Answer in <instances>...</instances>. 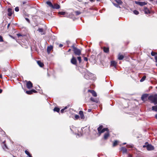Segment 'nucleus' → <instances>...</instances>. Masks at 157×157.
<instances>
[{"label": "nucleus", "instance_id": "44", "mask_svg": "<svg viewBox=\"0 0 157 157\" xmlns=\"http://www.w3.org/2000/svg\"><path fill=\"white\" fill-rule=\"evenodd\" d=\"M155 60L156 62H157V56H155Z\"/></svg>", "mask_w": 157, "mask_h": 157}, {"label": "nucleus", "instance_id": "38", "mask_svg": "<svg viewBox=\"0 0 157 157\" xmlns=\"http://www.w3.org/2000/svg\"><path fill=\"white\" fill-rule=\"evenodd\" d=\"M3 40L2 39V36L0 35V42H3Z\"/></svg>", "mask_w": 157, "mask_h": 157}, {"label": "nucleus", "instance_id": "55", "mask_svg": "<svg viewBox=\"0 0 157 157\" xmlns=\"http://www.w3.org/2000/svg\"><path fill=\"white\" fill-rule=\"evenodd\" d=\"M155 117L156 119H157V113L155 115Z\"/></svg>", "mask_w": 157, "mask_h": 157}, {"label": "nucleus", "instance_id": "37", "mask_svg": "<svg viewBox=\"0 0 157 157\" xmlns=\"http://www.w3.org/2000/svg\"><path fill=\"white\" fill-rule=\"evenodd\" d=\"M15 10L16 12H18L19 10V8L18 7H16L15 8Z\"/></svg>", "mask_w": 157, "mask_h": 157}, {"label": "nucleus", "instance_id": "27", "mask_svg": "<svg viewBox=\"0 0 157 157\" xmlns=\"http://www.w3.org/2000/svg\"><path fill=\"white\" fill-rule=\"evenodd\" d=\"M65 13H66V12H63V11H61V12H59V13H58V14L59 15H64L65 14Z\"/></svg>", "mask_w": 157, "mask_h": 157}, {"label": "nucleus", "instance_id": "14", "mask_svg": "<svg viewBox=\"0 0 157 157\" xmlns=\"http://www.w3.org/2000/svg\"><path fill=\"white\" fill-rule=\"evenodd\" d=\"M38 31L42 35L44 34H45V31L42 28H39L38 29Z\"/></svg>", "mask_w": 157, "mask_h": 157}, {"label": "nucleus", "instance_id": "8", "mask_svg": "<svg viewBox=\"0 0 157 157\" xmlns=\"http://www.w3.org/2000/svg\"><path fill=\"white\" fill-rule=\"evenodd\" d=\"M71 63L73 64L76 65L77 64V60L76 58L73 56L72 59L71 60Z\"/></svg>", "mask_w": 157, "mask_h": 157}, {"label": "nucleus", "instance_id": "12", "mask_svg": "<svg viewBox=\"0 0 157 157\" xmlns=\"http://www.w3.org/2000/svg\"><path fill=\"white\" fill-rule=\"evenodd\" d=\"M88 92L91 93L92 95L94 97H96L97 96V94L96 92L94 91V90H88Z\"/></svg>", "mask_w": 157, "mask_h": 157}, {"label": "nucleus", "instance_id": "46", "mask_svg": "<svg viewBox=\"0 0 157 157\" xmlns=\"http://www.w3.org/2000/svg\"><path fill=\"white\" fill-rule=\"evenodd\" d=\"M127 157H132V156L131 154H128Z\"/></svg>", "mask_w": 157, "mask_h": 157}, {"label": "nucleus", "instance_id": "22", "mask_svg": "<svg viewBox=\"0 0 157 157\" xmlns=\"http://www.w3.org/2000/svg\"><path fill=\"white\" fill-rule=\"evenodd\" d=\"M152 110L157 111V105L155 106H153L152 107Z\"/></svg>", "mask_w": 157, "mask_h": 157}, {"label": "nucleus", "instance_id": "35", "mask_svg": "<svg viewBox=\"0 0 157 157\" xmlns=\"http://www.w3.org/2000/svg\"><path fill=\"white\" fill-rule=\"evenodd\" d=\"M79 117V116L78 115H75V120H77L78 119Z\"/></svg>", "mask_w": 157, "mask_h": 157}, {"label": "nucleus", "instance_id": "20", "mask_svg": "<svg viewBox=\"0 0 157 157\" xmlns=\"http://www.w3.org/2000/svg\"><path fill=\"white\" fill-rule=\"evenodd\" d=\"M37 63L41 67H42L44 65L43 63L40 61H38Z\"/></svg>", "mask_w": 157, "mask_h": 157}, {"label": "nucleus", "instance_id": "30", "mask_svg": "<svg viewBox=\"0 0 157 157\" xmlns=\"http://www.w3.org/2000/svg\"><path fill=\"white\" fill-rule=\"evenodd\" d=\"M26 93L28 94H33L31 90L30 91H26Z\"/></svg>", "mask_w": 157, "mask_h": 157}, {"label": "nucleus", "instance_id": "56", "mask_svg": "<svg viewBox=\"0 0 157 157\" xmlns=\"http://www.w3.org/2000/svg\"><path fill=\"white\" fill-rule=\"evenodd\" d=\"M71 51V49H69L68 51V52H70V51Z\"/></svg>", "mask_w": 157, "mask_h": 157}, {"label": "nucleus", "instance_id": "50", "mask_svg": "<svg viewBox=\"0 0 157 157\" xmlns=\"http://www.w3.org/2000/svg\"><path fill=\"white\" fill-rule=\"evenodd\" d=\"M91 111V109H88V112H90Z\"/></svg>", "mask_w": 157, "mask_h": 157}, {"label": "nucleus", "instance_id": "19", "mask_svg": "<svg viewBox=\"0 0 157 157\" xmlns=\"http://www.w3.org/2000/svg\"><path fill=\"white\" fill-rule=\"evenodd\" d=\"M90 100L91 101L94 102H95L96 103H98V100L97 98H90Z\"/></svg>", "mask_w": 157, "mask_h": 157}, {"label": "nucleus", "instance_id": "24", "mask_svg": "<svg viewBox=\"0 0 157 157\" xmlns=\"http://www.w3.org/2000/svg\"><path fill=\"white\" fill-rule=\"evenodd\" d=\"M117 64V63L115 61H112L111 62V65L115 67Z\"/></svg>", "mask_w": 157, "mask_h": 157}, {"label": "nucleus", "instance_id": "40", "mask_svg": "<svg viewBox=\"0 0 157 157\" xmlns=\"http://www.w3.org/2000/svg\"><path fill=\"white\" fill-rule=\"evenodd\" d=\"M84 61H87L88 60V59L86 57H84Z\"/></svg>", "mask_w": 157, "mask_h": 157}, {"label": "nucleus", "instance_id": "53", "mask_svg": "<svg viewBox=\"0 0 157 157\" xmlns=\"http://www.w3.org/2000/svg\"><path fill=\"white\" fill-rule=\"evenodd\" d=\"M17 36H21V35L20 34H17Z\"/></svg>", "mask_w": 157, "mask_h": 157}, {"label": "nucleus", "instance_id": "11", "mask_svg": "<svg viewBox=\"0 0 157 157\" xmlns=\"http://www.w3.org/2000/svg\"><path fill=\"white\" fill-rule=\"evenodd\" d=\"M79 114L80 115V117L81 119L82 120L84 119L85 117L84 116V115L83 114V111H80L79 112Z\"/></svg>", "mask_w": 157, "mask_h": 157}, {"label": "nucleus", "instance_id": "21", "mask_svg": "<svg viewBox=\"0 0 157 157\" xmlns=\"http://www.w3.org/2000/svg\"><path fill=\"white\" fill-rule=\"evenodd\" d=\"M124 56L123 55H121L120 54H119L118 55V59L120 60H121L123 59L124 58Z\"/></svg>", "mask_w": 157, "mask_h": 157}, {"label": "nucleus", "instance_id": "57", "mask_svg": "<svg viewBox=\"0 0 157 157\" xmlns=\"http://www.w3.org/2000/svg\"><path fill=\"white\" fill-rule=\"evenodd\" d=\"M2 75H0V78H2Z\"/></svg>", "mask_w": 157, "mask_h": 157}, {"label": "nucleus", "instance_id": "26", "mask_svg": "<svg viewBox=\"0 0 157 157\" xmlns=\"http://www.w3.org/2000/svg\"><path fill=\"white\" fill-rule=\"evenodd\" d=\"M53 110L54 111L57 112L58 113L60 109L59 108L56 107Z\"/></svg>", "mask_w": 157, "mask_h": 157}, {"label": "nucleus", "instance_id": "3", "mask_svg": "<svg viewBox=\"0 0 157 157\" xmlns=\"http://www.w3.org/2000/svg\"><path fill=\"white\" fill-rule=\"evenodd\" d=\"M72 48H73V51L75 55L79 56L81 54V51L80 50L77 48L75 47L74 45L72 46Z\"/></svg>", "mask_w": 157, "mask_h": 157}, {"label": "nucleus", "instance_id": "32", "mask_svg": "<svg viewBox=\"0 0 157 157\" xmlns=\"http://www.w3.org/2000/svg\"><path fill=\"white\" fill-rule=\"evenodd\" d=\"M117 141H115L114 142V143H113V147H114V146H116L117 145Z\"/></svg>", "mask_w": 157, "mask_h": 157}, {"label": "nucleus", "instance_id": "54", "mask_svg": "<svg viewBox=\"0 0 157 157\" xmlns=\"http://www.w3.org/2000/svg\"><path fill=\"white\" fill-rule=\"evenodd\" d=\"M67 106H66V107H65L63 109H64V110H65V109H67Z\"/></svg>", "mask_w": 157, "mask_h": 157}, {"label": "nucleus", "instance_id": "62", "mask_svg": "<svg viewBox=\"0 0 157 157\" xmlns=\"http://www.w3.org/2000/svg\"><path fill=\"white\" fill-rule=\"evenodd\" d=\"M13 157H15V156H13Z\"/></svg>", "mask_w": 157, "mask_h": 157}, {"label": "nucleus", "instance_id": "4", "mask_svg": "<svg viewBox=\"0 0 157 157\" xmlns=\"http://www.w3.org/2000/svg\"><path fill=\"white\" fill-rule=\"evenodd\" d=\"M102 126L100 125L98 128V133L100 134L104 132L105 131H108V129L107 128H105L102 129Z\"/></svg>", "mask_w": 157, "mask_h": 157}, {"label": "nucleus", "instance_id": "29", "mask_svg": "<svg viewBox=\"0 0 157 157\" xmlns=\"http://www.w3.org/2000/svg\"><path fill=\"white\" fill-rule=\"evenodd\" d=\"M146 78V77L145 76H143L140 80V82H142L144 81L145 79Z\"/></svg>", "mask_w": 157, "mask_h": 157}, {"label": "nucleus", "instance_id": "45", "mask_svg": "<svg viewBox=\"0 0 157 157\" xmlns=\"http://www.w3.org/2000/svg\"><path fill=\"white\" fill-rule=\"evenodd\" d=\"M25 16H27L28 17L29 15V14H28V13H25Z\"/></svg>", "mask_w": 157, "mask_h": 157}, {"label": "nucleus", "instance_id": "33", "mask_svg": "<svg viewBox=\"0 0 157 157\" xmlns=\"http://www.w3.org/2000/svg\"><path fill=\"white\" fill-rule=\"evenodd\" d=\"M151 54L152 56H154L155 55H157V53H155V52H152L151 53Z\"/></svg>", "mask_w": 157, "mask_h": 157}, {"label": "nucleus", "instance_id": "51", "mask_svg": "<svg viewBox=\"0 0 157 157\" xmlns=\"http://www.w3.org/2000/svg\"><path fill=\"white\" fill-rule=\"evenodd\" d=\"M26 3V2H23V4H25Z\"/></svg>", "mask_w": 157, "mask_h": 157}, {"label": "nucleus", "instance_id": "34", "mask_svg": "<svg viewBox=\"0 0 157 157\" xmlns=\"http://www.w3.org/2000/svg\"><path fill=\"white\" fill-rule=\"evenodd\" d=\"M75 13L77 15H79L81 13V12L78 11H75Z\"/></svg>", "mask_w": 157, "mask_h": 157}, {"label": "nucleus", "instance_id": "25", "mask_svg": "<svg viewBox=\"0 0 157 157\" xmlns=\"http://www.w3.org/2000/svg\"><path fill=\"white\" fill-rule=\"evenodd\" d=\"M25 153L27 155L29 156V157H32V156L30 154V153L28 151L25 150Z\"/></svg>", "mask_w": 157, "mask_h": 157}, {"label": "nucleus", "instance_id": "42", "mask_svg": "<svg viewBox=\"0 0 157 157\" xmlns=\"http://www.w3.org/2000/svg\"><path fill=\"white\" fill-rule=\"evenodd\" d=\"M64 109H62L61 110L60 112H61V113H63L64 112Z\"/></svg>", "mask_w": 157, "mask_h": 157}, {"label": "nucleus", "instance_id": "47", "mask_svg": "<svg viewBox=\"0 0 157 157\" xmlns=\"http://www.w3.org/2000/svg\"><path fill=\"white\" fill-rule=\"evenodd\" d=\"M63 45L62 44H60L59 45V47H63Z\"/></svg>", "mask_w": 157, "mask_h": 157}, {"label": "nucleus", "instance_id": "1", "mask_svg": "<svg viewBox=\"0 0 157 157\" xmlns=\"http://www.w3.org/2000/svg\"><path fill=\"white\" fill-rule=\"evenodd\" d=\"M148 99L151 101V102L154 103L155 105L157 104V94L151 95L149 96Z\"/></svg>", "mask_w": 157, "mask_h": 157}, {"label": "nucleus", "instance_id": "31", "mask_svg": "<svg viewBox=\"0 0 157 157\" xmlns=\"http://www.w3.org/2000/svg\"><path fill=\"white\" fill-rule=\"evenodd\" d=\"M133 13L136 15H137L139 14V12L136 10H134L133 11Z\"/></svg>", "mask_w": 157, "mask_h": 157}, {"label": "nucleus", "instance_id": "17", "mask_svg": "<svg viewBox=\"0 0 157 157\" xmlns=\"http://www.w3.org/2000/svg\"><path fill=\"white\" fill-rule=\"evenodd\" d=\"M109 136V132H107L104 134V138L105 140H107Z\"/></svg>", "mask_w": 157, "mask_h": 157}, {"label": "nucleus", "instance_id": "39", "mask_svg": "<svg viewBox=\"0 0 157 157\" xmlns=\"http://www.w3.org/2000/svg\"><path fill=\"white\" fill-rule=\"evenodd\" d=\"M113 5L116 7L118 8V7H119L120 8V7L119 6V5H118V4H115V3H113Z\"/></svg>", "mask_w": 157, "mask_h": 157}, {"label": "nucleus", "instance_id": "48", "mask_svg": "<svg viewBox=\"0 0 157 157\" xmlns=\"http://www.w3.org/2000/svg\"><path fill=\"white\" fill-rule=\"evenodd\" d=\"M10 23H9L8 24V25H7V28L8 29L9 28V27H10Z\"/></svg>", "mask_w": 157, "mask_h": 157}, {"label": "nucleus", "instance_id": "28", "mask_svg": "<svg viewBox=\"0 0 157 157\" xmlns=\"http://www.w3.org/2000/svg\"><path fill=\"white\" fill-rule=\"evenodd\" d=\"M116 1L118 4H121L122 3V1L120 0H116Z\"/></svg>", "mask_w": 157, "mask_h": 157}, {"label": "nucleus", "instance_id": "23", "mask_svg": "<svg viewBox=\"0 0 157 157\" xmlns=\"http://www.w3.org/2000/svg\"><path fill=\"white\" fill-rule=\"evenodd\" d=\"M103 50L105 52L108 53L109 52V48L105 47L104 48Z\"/></svg>", "mask_w": 157, "mask_h": 157}, {"label": "nucleus", "instance_id": "18", "mask_svg": "<svg viewBox=\"0 0 157 157\" xmlns=\"http://www.w3.org/2000/svg\"><path fill=\"white\" fill-rule=\"evenodd\" d=\"M53 47L52 46L48 47L47 48V52L48 54L50 53Z\"/></svg>", "mask_w": 157, "mask_h": 157}, {"label": "nucleus", "instance_id": "52", "mask_svg": "<svg viewBox=\"0 0 157 157\" xmlns=\"http://www.w3.org/2000/svg\"><path fill=\"white\" fill-rule=\"evenodd\" d=\"M2 92V90L1 89H0V94Z\"/></svg>", "mask_w": 157, "mask_h": 157}, {"label": "nucleus", "instance_id": "59", "mask_svg": "<svg viewBox=\"0 0 157 157\" xmlns=\"http://www.w3.org/2000/svg\"><path fill=\"white\" fill-rule=\"evenodd\" d=\"M123 145H125V144H126V143H123Z\"/></svg>", "mask_w": 157, "mask_h": 157}, {"label": "nucleus", "instance_id": "13", "mask_svg": "<svg viewBox=\"0 0 157 157\" xmlns=\"http://www.w3.org/2000/svg\"><path fill=\"white\" fill-rule=\"evenodd\" d=\"M148 94H143L141 97V99L143 101H145L147 97Z\"/></svg>", "mask_w": 157, "mask_h": 157}, {"label": "nucleus", "instance_id": "5", "mask_svg": "<svg viewBox=\"0 0 157 157\" xmlns=\"http://www.w3.org/2000/svg\"><path fill=\"white\" fill-rule=\"evenodd\" d=\"M93 75L92 74L90 73H88L85 75L84 77L86 79H91L92 78V76Z\"/></svg>", "mask_w": 157, "mask_h": 157}, {"label": "nucleus", "instance_id": "63", "mask_svg": "<svg viewBox=\"0 0 157 157\" xmlns=\"http://www.w3.org/2000/svg\"><path fill=\"white\" fill-rule=\"evenodd\" d=\"M156 66H157V64H156Z\"/></svg>", "mask_w": 157, "mask_h": 157}, {"label": "nucleus", "instance_id": "58", "mask_svg": "<svg viewBox=\"0 0 157 157\" xmlns=\"http://www.w3.org/2000/svg\"><path fill=\"white\" fill-rule=\"evenodd\" d=\"M143 147H146V145H144L143 146Z\"/></svg>", "mask_w": 157, "mask_h": 157}, {"label": "nucleus", "instance_id": "43", "mask_svg": "<svg viewBox=\"0 0 157 157\" xmlns=\"http://www.w3.org/2000/svg\"><path fill=\"white\" fill-rule=\"evenodd\" d=\"M25 19L29 23H30V21L29 19L25 18Z\"/></svg>", "mask_w": 157, "mask_h": 157}, {"label": "nucleus", "instance_id": "7", "mask_svg": "<svg viewBox=\"0 0 157 157\" xmlns=\"http://www.w3.org/2000/svg\"><path fill=\"white\" fill-rule=\"evenodd\" d=\"M135 3L136 4L139 5L141 6H144L147 4V3L145 2L140 1H135Z\"/></svg>", "mask_w": 157, "mask_h": 157}, {"label": "nucleus", "instance_id": "15", "mask_svg": "<svg viewBox=\"0 0 157 157\" xmlns=\"http://www.w3.org/2000/svg\"><path fill=\"white\" fill-rule=\"evenodd\" d=\"M144 12L146 14H148L150 13V11L147 9L146 7L144 6Z\"/></svg>", "mask_w": 157, "mask_h": 157}, {"label": "nucleus", "instance_id": "36", "mask_svg": "<svg viewBox=\"0 0 157 157\" xmlns=\"http://www.w3.org/2000/svg\"><path fill=\"white\" fill-rule=\"evenodd\" d=\"M77 59L79 61V63H80L81 62V57H78Z\"/></svg>", "mask_w": 157, "mask_h": 157}, {"label": "nucleus", "instance_id": "41", "mask_svg": "<svg viewBox=\"0 0 157 157\" xmlns=\"http://www.w3.org/2000/svg\"><path fill=\"white\" fill-rule=\"evenodd\" d=\"M31 90L32 91V93L33 92L35 93H36L37 92V91L36 90Z\"/></svg>", "mask_w": 157, "mask_h": 157}, {"label": "nucleus", "instance_id": "60", "mask_svg": "<svg viewBox=\"0 0 157 157\" xmlns=\"http://www.w3.org/2000/svg\"><path fill=\"white\" fill-rule=\"evenodd\" d=\"M91 2H92L94 0H90Z\"/></svg>", "mask_w": 157, "mask_h": 157}, {"label": "nucleus", "instance_id": "49", "mask_svg": "<svg viewBox=\"0 0 157 157\" xmlns=\"http://www.w3.org/2000/svg\"><path fill=\"white\" fill-rule=\"evenodd\" d=\"M3 148L4 149H5V148H7V147L5 144H4V147H3Z\"/></svg>", "mask_w": 157, "mask_h": 157}, {"label": "nucleus", "instance_id": "10", "mask_svg": "<svg viewBox=\"0 0 157 157\" xmlns=\"http://www.w3.org/2000/svg\"><path fill=\"white\" fill-rule=\"evenodd\" d=\"M13 12V10L11 8H9L8 9V15L11 16Z\"/></svg>", "mask_w": 157, "mask_h": 157}, {"label": "nucleus", "instance_id": "16", "mask_svg": "<svg viewBox=\"0 0 157 157\" xmlns=\"http://www.w3.org/2000/svg\"><path fill=\"white\" fill-rule=\"evenodd\" d=\"M120 150L122 151L123 153H127V150L125 147H121V148Z\"/></svg>", "mask_w": 157, "mask_h": 157}, {"label": "nucleus", "instance_id": "2", "mask_svg": "<svg viewBox=\"0 0 157 157\" xmlns=\"http://www.w3.org/2000/svg\"><path fill=\"white\" fill-rule=\"evenodd\" d=\"M47 4L51 8L53 9H59L60 8V6L57 4L54 3L52 4V2L50 1L46 2Z\"/></svg>", "mask_w": 157, "mask_h": 157}, {"label": "nucleus", "instance_id": "61", "mask_svg": "<svg viewBox=\"0 0 157 157\" xmlns=\"http://www.w3.org/2000/svg\"><path fill=\"white\" fill-rule=\"evenodd\" d=\"M151 1H152L153 0H150Z\"/></svg>", "mask_w": 157, "mask_h": 157}, {"label": "nucleus", "instance_id": "9", "mask_svg": "<svg viewBox=\"0 0 157 157\" xmlns=\"http://www.w3.org/2000/svg\"><path fill=\"white\" fill-rule=\"evenodd\" d=\"M147 149L148 151L153 150L154 149V147L151 144H147L146 146Z\"/></svg>", "mask_w": 157, "mask_h": 157}, {"label": "nucleus", "instance_id": "6", "mask_svg": "<svg viewBox=\"0 0 157 157\" xmlns=\"http://www.w3.org/2000/svg\"><path fill=\"white\" fill-rule=\"evenodd\" d=\"M27 82L26 86L28 89H30L33 87V84L30 81H26Z\"/></svg>", "mask_w": 157, "mask_h": 157}]
</instances>
